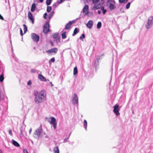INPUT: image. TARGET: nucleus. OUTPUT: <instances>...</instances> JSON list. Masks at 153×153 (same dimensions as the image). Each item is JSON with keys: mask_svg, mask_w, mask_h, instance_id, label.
<instances>
[{"mask_svg": "<svg viewBox=\"0 0 153 153\" xmlns=\"http://www.w3.org/2000/svg\"><path fill=\"white\" fill-rule=\"evenodd\" d=\"M34 95L35 102L36 104L41 103L46 99V92L45 90H42L39 92L38 91H35Z\"/></svg>", "mask_w": 153, "mask_h": 153, "instance_id": "1", "label": "nucleus"}, {"mask_svg": "<svg viewBox=\"0 0 153 153\" xmlns=\"http://www.w3.org/2000/svg\"><path fill=\"white\" fill-rule=\"evenodd\" d=\"M42 125H40V126L35 131L33 135L34 137L37 139H39L42 133Z\"/></svg>", "mask_w": 153, "mask_h": 153, "instance_id": "2", "label": "nucleus"}, {"mask_svg": "<svg viewBox=\"0 0 153 153\" xmlns=\"http://www.w3.org/2000/svg\"><path fill=\"white\" fill-rule=\"evenodd\" d=\"M115 2L114 0H108L107 1V4L109 5V8L110 10H112L115 8Z\"/></svg>", "mask_w": 153, "mask_h": 153, "instance_id": "3", "label": "nucleus"}, {"mask_svg": "<svg viewBox=\"0 0 153 153\" xmlns=\"http://www.w3.org/2000/svg\"><path fill=\"white\" fill-rule=\"evenodd\" d=\"M153 24V17L150 16L148 19L147 23L146 25V27L147 29L150 28L152 27Z\"/></svg>", "mask_w": 153, "mask_h": 153, "instance_id": "4", "label": "nucleus"}, {"mask_svg": "<svg viewBox=\"0 0 153 153\" xmlns=\"http://www.w3.org/2000/svg\"><path fill=\"white\" fill-rule=\"evenodd\" d=\"M49 22H46L44 25L43 32L45 34L47 33L49 31Z\"/></svg>", "mask_w": 153, "mask_h": 153, "instance_id": "5", "label": "nucleus"}, {"mask_svg": "<svg viewBox=\"0 0 153 153\" xmlns=\"http://www.w3.org/2000/svg\"><path fill=\"white\" fill-rule=\"evenodd\" d=\"M72 103L75 105H76L77 106L78 105V98L76 94H74V97L72 100Z\"/></svg>", "mask_w": 153, "mask_h": 153, "instance_id": "6", "label": "nucleus"}, {"mask_svg": "<svg viewBox=\"0 0 153 153\" xmlns=\"http://www.w3.org/2000/svg\"><path fill=\"white\" fill-rule=\"evenodd\" d=\"M31 37L33 41L34 42H37L39 41V35L35 33H32L31 34Z\"/></svg>", "mask_w": 153, "mask_h": 153, "instance_id": "7", "label": "nucleus"}, {"mask_svg": "<svg viewBox=\"0 0 153 153\" xmlns=\"http://www.w3.org/2000/svg\"><path fill=\"white\" fill-rule=\"evenodd\" d=\"M113 111L114 113L117 116L120 115V113L119 112V105H115L114 107Z\"/></svg>", "mask_w": 153, "mask_h": 153, "instance_id": "8", "label": "nucleus"}, {"mask_svg": "<svg viewBox=\"0 0 153 153\" xmlns=\"http://www.w3.org/2000/svg\"><path fill=\"white\" fill-rule=\"evenodd\" d=\"M58 51V49L56 48H53L46 51L48 54L51 53H56Z\"/></svg>", "mask_w": 153, "mask_h": 153, "instance_id": "9", "label": "nucleus"}, {"mask_svg": "<svg viewBox=\"0 0 153 153\" xmlns=\"http://www.w3.org/2000/svg\"><path fill=\"white\" fill-rule=\"evenodd\" d=\"M88 6L87 5H85L83 9V13L85 14L86 15L88 13Z\"/></svg>", "mask_w": 153, "mask_h": 153, "instance_id": "10", "label": "nucleus"}, {"mask_svg": "<svg viewBox=\"0 0 153 153\" xmlns=\"http://www.w3.org/2000/svg\"><path fill=\"white\" fill-rule=\"evenodd\" d=\"M28 14V19L31 21L32 23L33 24L34 23V19L33 18L32 13L30 11H29Z\"/></svg>", "mask_w": 153, "mask_h": 153, "instance_id": "11", "label": "nucleus"}, {"mask_svg": "<svg viewBox=\"0 0 153 153\" xmlns=\"http://www.w3.org/2000/svg\"><path fill=\"white\" fill-rule=\"evenodd\" d=\"M5 97V93L4 92H2L0 88V101L4 100Z\"/></svg>", "mask_w": 153, "mask_h": 153, "instance_id": "12", "label": "nucleus"}, {"mask_svg": "<svg viewBox=\"0 0 153 153\" xmlns=\"http://www.w3.org/2000/svg\"><path fill=\"white\" fill-rule=\"evenodd\" d=\"M38 78L41 80L43 81L46 82L47 80L49 81L48 79H46L44 76L41 74H39L38 76Z\"/></svg>", "mask_w": 153, "mask_h": 153, "instance_id": "13", "label": "nucleus"}, {"mask_svg": "<svg viewBox=\"0 0 153 153\" xmlns=\"http://www.w3.org/2000/svg\"><path fill=\"white\" fill-rule=\"evenodd\" d=\"M93 25V22L92 20L89 21L86 24L87 27L89 28H91Z\"/></svg>", "mask_w": 153, "mask_h": 153, "instance_id": "14", "label": "nucleus"}, {"mask_svg": "<svg viewBox=\"0 0 153 153\" xmlns=\"http://www.w3.org/2000/svg\"><path fill=\"white\" fill-rule=\"evenodd\" d=\"M54 11H52L51 12L50 14L48 15V19L47 21V22H50V20L51 18L53 17L54 14Z\"/></svg>", "mask_w": 153, "mask_h": 153, "instance_id": "15", "label": "nucleus"}, {"mask_svg": "<svg viewBox=\"0 0 153 153\" xmlns=\"http://www.w3.org/2000/svg\"><path fill=\"white\" fill-rule=\"evenodd\" d=\"M101 6V5L100 3L97 4H95L93 7V9L94 10H96L99 9Z\"/></svg>", "mask_w": 153, "mask_h": 153, "instance_id": "16", "label": "nucleus"}, {"mask_svg": "<svg viewBox=\"0 0 153 153\" xmlns=\"http://www.w3.org/2000/svg\"><path fill=\"white\" fill-rule=\"evenodd\" d=\"M12 141L13 144L16 146L19 147L20 146L19 144L16 141L14 140H12Z\"/></svg>", "mask_w": 153, "mask_h": 153, "instance_id": "17", "label": "nucleus"}, {"mask_svg": "<svg viewBox=\"0 0 153 153\" xmlns=\"http://www.w3.org/2000/svg\"><path fill=\"white\" fill-rule=\"evenodd\" d=\"M36 8V5L35 3H33L32 4L31 11L32 12H33L35 11V9Z\"/></svg>", "mask_w": 153, "mask_h": 153, "instance_id": "18", "label": "nucleus"}, {"mask_svg": "<svg viewBox=\"0 0 153 153\" xmlns=\"http://www.w3.org/2000/svg\"><path fill=\"white\" fill-rule=\"evenodd\" d=\"M79 32V29L75 28L74 29L73 34H72V36H74L76 34Z\"/></svg>", "mask_w": 153, "mask_h": 153, "instance_id": "19", "label": "nucleus"}, {"mask_svg": "<svg viewBox=\"0 0 153 153\" xmlns=\"http://www.w3.org/2000/svg\"><path fill=\"white\" fill-rule=\"evenodd\" d=\"M71 23L69 22L66 25L65 29H69L70 27H71Z\"/></svg>", "mask_w": 153, "mask_h": 153, "instance_id": "20", "label": "nucleus"}, {"mask_svg": "<svg viewBox=\"0 0 153 153\" xmlns=\"http://www.w3.org/2000/svg\"><path fill=\"white\" fill-rule=\"evenodd\" d=\"M87 123L86 120H84L83 122V126L85 130L86 131L87 130Z\"/></svg>", "mask_w": 153, "mask_h": 153, "instance_id": "21", "label": "nucleus"}, {"mask_svg": "<svg viewBox=\"0 0 153 153\" xmlns=\"http://www.w3.org/2000/svg\"><path fill=\"white\" fill-rule=\"evenodd\" d=\"M54 153H59V148L58 146L55 147L53 150Z\"/></svg>", "mask_w": 153, "mask_h": 153, "instance_id": "22", "label": "nucleus"}, {"mask_svg": "<svg viewBox=\"0 0 153 153\" xmlns=\"http://www.w3.org/2000/svg\"><path fill=\"white\" fill-rule=\"evenodd\" d=\"M59 4V3L58 2H56L54 3V4H53L52 6V7L54 9V10L56 9V7H57L58 6Z\"/></svg>", "mask_w": 153, "mask_h": 153, "instance_id": "23", "label": "nucleus"}, {"mask_svg": "<svg viewBox=\"0 0 153 153\" xmlns=\"http://www.w3.org/2000/svg\"><path fill=\"white\" fill-rule=\"evenodd\" d=\"M51 123L53 124L56 123V119L54 117H52L51 118Z\"/></svg>", "mask_w": 153, "mask_h": 153, "instance_id": "24", "label": "nucleus"}, {"mask_svg": "<svg viewBox=\"0 0 153 153\" xmlns=\"http://www.w3.org/2000/svg\"><path fill=\"white\" fill-rule=\"evenodd\" d=\"M78 72L77 69L76 67H75L74 68L73 74L75 75L77 74Z\"/></svg>", "mask_w": 153, "mask_h": 153, "instance_id": "25", "label": "nucleus"}, {"mask_svg": "<svg viewBox=\"0 0 153 153\" xmlns=\"http://www.w3.org/2000/svg\"><path fill=\"white\" fill-rule=\"evenodd\" d=\"M102 26V23L101 22H98L97 25V28L98 29H100Z\"/></svg>", "mask_w": 153, "mask_h": 153, "instance_id": "26", "label": "nucleus"}, {"mask_svg": "<svg viewBox=\"0 0 153 153\" xmlns=\"http://www.w3.org/2000/svg\"><path fill=\"white\" fill-rule=\"evenodd\" d=\"M4 79V75L3 74V73L1 74L0 76V82H2Z\"/></svg>", "mask_w": 153, "mask_h": 153, "instance_id": "27", "label": "nucleus"}, {"mask_svg": "<svg viewBox=\"0 0 153 153\" xmlns=\"http://www.w3.org/2000/svg\"><path fill=\"white\" fill-rule=\"evenodd\" d=\"M23 26L24 27V33H25L27 31V26L25 25V24H24L23 25Z\"/></svg>", "mask_w": 153, "mask_h": 153, "instance_id": "28", "label": "nucleus"}, {"mask_svg": "<svg viewBox=\"0 0 153 153\" xmlns=\"http://www.w3.org/2000/svg\"><path fill=\"white\" fill-rule=\"evenodd\" d=\"M52 0H46V4L48 6L50 5L51 3Z\"/></svg>", "mask_w": 153, "mask_h": 153, "instance_id": "29", "label": "nucleus"}, {"mask_svg": "<svg viewBox=\"0 0 153 153\" xmlns=\"http://www.w3.org/2000/svg\"><path fill=\"white\" fill-rule=\"evenodd\" d=\"M128 0H119V2L120 3H126Z\"/></svg>", "mask_w": 153, "mask_h": 153, "instance_id": "30", "label": "nucleus"}, {"mask_svg": "<svg viewBox=\"0 0 153 153\" xmlns=\"http://www.w3.org/2000/svg\"><path fill=\"white\" fill-rule=\"evenodd\" d=\"M66 32H65L63 33L62 34V39H65L66 38Z\"/></svg>", "mask_w": 153, "mask_h": 153, "instance_id": "31", "label": "nucleus"}, {"mask_svg": "<svg viewBox=\"0 0 153 153\" xmlns=\"http://www.w3.org/2000/svg\"><path fill=\"white\" fill-rule=\"evenodd\" d=\"M55 61V59L54 57H53L51 59L49 60V63L50 64L52 62H54Z\"/></svg>", "mask_w": 153, "mask_h": 153, "instance_id": "32", "label": "nucleus"}, {"mask_svg": "<svg viewBox=\"0 0 153 153\" xmlns=\"http://www.w3.org/2000/svg\"><path fill=\"white\" fill-rule=\"evenodd\" d=\"M52 9L51 6H48L47 9V11L48 12H50Z\"/></svg>", "mask_w": 153, "mask_h": 153, "instance_id": "33", "label": "nucleus"}, {"mask_svg": "<svg viewBox=\"0 0 153 153\" xmlns=\"http://www.w3.org/2000/svg\"><path fill=\"white\" fill-rule=\"evenodd\" d=\"M69 136L68 137H66L64 140V141H63V143H65L68 141V140L69 139Z\"/></svg>", "mask_w": 153, "mask_h": 153, "instance_id": "34", "label": "nucleus"}, {"mask_svg": "<svg viewBox=\"0 0 153 153\" xmlns=\"http://www.w3.org/2000/svg\"><path fill=\"white\" fill-rule=\"evenodd\" d=\"M131 2H129L126 5V8L127 9H128L130 6Z\"/></svg>", "mask_w": 153, "mask_h": 153, "instance_id": "35", "label": "nucleus"}, {"mask_svg": "<svg viewBox=\"0 0 153 153\" xmlns=\"http://www.w3.org/2000/svg\"><path fill=\"white\" fill-rule=\"evenodd\" d=\"M85 37V35L84 33H83L82 34L81 36L79 38L80 39L82 40L83 38H84Z\"/></svg>", "mask_w": 153, "mask_h": 153, "instance_id": "36", "label": "nucleus"}, {"mask_svg": "<svg viewBox=\"0 0 153 153\" xmlns=\"http://www.w3.org/2000/svg\"><path fill=\"white\" fill-rule=\"evenodd\" d=\"M58 34L57 33H55L53 35V37L54 38H57L58 37Z\"/></svg>", "mask_w": 153, "mask_h": 153, "instance_id": "37", "label": "nucleus"}, {"mask_svg": "<svg viewBox=\"0 0 153 153\" xmlns=\"http://www.w3.org/2000/svg\"><path fill=\"white\" fill-rule=\"evenodd\" d=\"M99 1V0H92V2L94 4H97Z\"/></svg>", "mask_w": 153, "mask_h": 153, "instance_id": "38", "label": "nucleus"}, {"mask_svg": "<svg viewBox=\"0 0 153 153\" xmlns=\"http://www.w3.org/2000/svg\"><path fill=\"white\" fill-rule=\"evenodd\" d=\"M60 38L59 37L56 38V41L57 43L59 42H60Z\"/></svg>", "mask_w": 153, "mask_h": 153, "instance_id": "39", "label": "nucleus"}, {"mask_svg": "<svg viewBox=\"0 0 153 153\" xmlns=\"http://www.w3.org/2000/svg\"><path fill=\"white\" fill-rule=\"evenodd\" d=\"M101 57V56H98V57H97L95 61V63L97 62H98L99 60L100 59V57Z\"/></svg>", "mask_w": 153, "mask_h": 153, "instance_id": "40", "label": "nucleus"}, {"mask_svg": "<svg viewBox=\"0 0 153 153\" xmlns=\"http://www.w3.org/2000/svg\"><path fill=\"white\" fill-rule=\"evenodd\" d=\"M76 21V20L75 19L74 20H72L71 21H69V22L71 23V25H72L73 23H75Z\"/></svg>", "mask_w": 153, "mask_h": 153, "instance_id": "41", "label": "nucleus"}, {"mask_svg": "<svg viewBox=\"0 0 153 153\" xmlns=\"http://www.w3.org/2000/svg\"><path fill=\"white\" fill-rule=\"evenodd\" d=\"M47 13H45L43 16V17L44 19H46L47 18Z\"/></svg>", "mask_w": 153, "mask_h": 153, "instance_id": "42", "label": "nucleus"}, {"mask_svg": "<svg viewBox=\"0 0 153 153\" xmlns=\"http://www.w3.org/2000/svg\"><path fill=\"white\" fill-rule=\"evenodd\" d=\"M23 136V134L21 129H20V137H22Z\"/></svg>", "mask_w": 153, "mask_h": 153, "instance_id": "43", "label": "nucleus"}, {"mask_svg": "<svg viewBox=\"0 0 153 153\" xmlns=\"http://www.w3.org/2000/svg\"><path fill=\"white\" fill-rule=\"evenodd\" d=\"M31 84H32V82H31V81L30 80H29L27 83V85H31Z\"/></svg>", "mask_w": 153, "mask_h": 153, "instance_id": "44", "label": "nucleus"}, {"mask_svg": "<svg viewBox=\"0 0 153 153\" xmlns=\"http://www.w3.org/2000/svg\"><path fill=\"white\" fill-rule=\"evenodd\" d=\"M31 72L32 73H35L36 72V70L34 69H32L31 70Z\"/></svg>", "mask_w": 153, "mask_h": 153, "instance_id": "45", "label": "nucleus"}, {"mask_svg": "<svg viewBox=\"0 0 153 153\" xmlns=\"http://www.w3.org/2000/svg\"><path fill=\"white\" fill-rule=\"evenodd\" d=\"M53 126V128L54 129H55L56 127V123H55L52 124Z\"/></svg>", "mask_w": 153, "mask_h": 153, "instance_id": "46", "label": "nucleus"}, {"mask_svg": "<svg viewBox=\"0 0 153 153\" xmlns=\"http://www.w3.org/2000/svg\"><path fill=\"white\" fill-rule=\"evenodd\" d=\"M23 152L24 153H28L27 150L26 149H24L23 150Z\"/></svg>", "mask_w": 153, "mask_h": 153, "instance_id": "47", "label": "nucleus"}, {"mask_svg": "<svg viewBox=\"0 0 153 153\" xmlns=\"http://www.w3.org/2000/svg\"><path fill=\"white\" fill-rule=\"evenodd\" d=\"M20 34L21 36H22L23 35L22 30L21 28H20Z\"/></svg>", "mask_w": 153, "mask_h": 153, "instance_id": "48", "label": "nucleus"}, {"mask_svg": "<svg viewBox=\"0 0 153 153\" xmlns=\"http://www.w3.org/2000/svg\"><path fill=\"white\" fill-rule=\"evenodd\" d=\"M9 133L11 136L12 135V130L11 129H10L9 130Z\"/></svg>", "mask_w": 153, "mask_h": 153, "instance_id": "49", "label": "nucleus"}, {"mask_svg": "<svg viewBox=\"0 0 153 153\" xmlns=\"http://www.w3.org/2000/svg\"><path fill=\"white\" fill-rule=\"evenodd\" d=\"M65 0H60L59 1H58V2H59V4H60L62 3V2L65 1Z\"/></svg>", "mask_w": 153, "mask_h": 153, "instance_id": "50", "label": "nucleus"}, {"mask_svg": "<svg viewBox=\"0 0 153 153\" xmlns=\"http://www.w3.org/2000/svg\"><path fill=\"white\" fill-rule=\"evenodd\" d=\"M102 13H103V14H105V13H106V12H107V10L106 9L103 10H102Z\"/></svg>", "mask_w": 153, "mask_h": 153, "instance_id": "51", "label": "nucleus"}, {"mask_svg": "<svg viewBox=\"0 0 153 153\" xmlns=\"http://www.w3.org/2000/svg\"><path fill=\"white\" fill-rule=\"evenodd\" d=\"M0 19L2 20H3L4 19L3 17L0 14Z\"/></svg>", "mask_w": 153, "mask_h": 153, "instance_id": "52", "label": "nucleus"}, {"mask_svg": "<svg viewBox=\"0 0 153 153\" xmlns=\"http://www.w3.org/2000/svg\"><path fill=\"white\" fill-rule=\"evenodd\" d=\"M10 43H11V45L12 51V52H13V47H12V45L11 41V40H10Z\"/></svg>", "mask_w": 153, "mask_h": 153, "instance_id": "53", "label": "nucleus"}, {"mask_svg": "<svg viewBox=\"0 0 153 153\" xmlns=\"http://www.w3.org/2000/svg\"><path fill=\"white\" fill-rule=\"evenodd\" d=\"M149 71V70H147L145 72V74H147L148 73Z\"/></svg>", "mask_w": 153, "mask_h": 153, "instance_id": "54", "label": "nucleus"}, {"mask_svg": "<svg viewBox=\"0 0 153 153\" xmlns=\"http://www.w3.org/2000/svg\"><path fill=\"white\" fill-rule=\"evenodd\" d=\"M81 18V17L80 16H79V18H76V19H75V20H76V21H77V20H78V19H80Z\"/></svg>", "mask_w": 153, "mask_h": 153, "instance_id": "55", "label": "nucleus"}, {"mask_svg": "<svg viewBox=\"0 0 153 153\" xmlns=\"http://www.w3.org/2000/svg\"><path fill=\"white\" fill-rule=\"evenodd\" d=\"M101 11L100 10H98V14H100L101 13Z\"/></svg>", "mask_w": 153, "mask_h": 153, "instance_id": "56", "label": "nucleus"}, {"mask_svg": "<svg viewBox=\"0 0 153 153\" xmlns=\"http://www.w3.org/2000/svg\"><path fill=\"white\" fill-rule=\"evenodd\" d=\"M101 10H105L104 7H102L101 8Z\"/></svg>", "mask_w": 153, "mask_h": 153, "instance_id": "57", "label": "nucleus"}, {"mask_svg": "<svg viewBox=\"0 0 153 153\" xmlns=\"http://www.w3.org/2000/svg\"><path fill=\"white\" fill-rule=\"evenodd\" d=\"M31 131H32V129H31V128H30V130L29 131V132L30 134L31 133Z\"/></svg>", "mask_w": 153, "mask_h": 153, "instance_id": "58", "label": "nucleus"}, {"mask_svg": "<svg viewBox=\"0 0 153 153\" xmlns=\"http://www.w3.org/2000/svg\"><path fill=\"white\" fill-rule=\"evenodd\" d=\"M39 2L40 3H42L43 1V0H39Z\"/></svg>", "mask_w": 153, "mask_h": 153, "instance_id": "59", "label": "nucleus"}, {"mask_svg": "<svg viewBox=\"0 0 153 153\" xmlns=\"http://www.w3.org/2000/svg\"><path fill=\"white\" fill-rule=\"evenodd\" d=\"M51 44L52 46H53L54 45L53 44V42H51Z\"/></svg>", "mask_w": 153, "mask_h": 153, "instance_id": "60", "label": "nucleus"}, {"mask_svg": "<svg viewBox=\"0 0 153 153\" xmlns=\"http://www.w3.org/2000/svg\"><path fill=\"white\" fill-rule=\"evenodd\" d=\"M74 143V142H71L70 143H69V144H71L72 145H73Z\"/></svg>", "mask_w": 153, "mask_h": 153, "instance_id": "61", "label": "nucleus"}, {"mask_svg": "<svg viewBox=\"0 0 153 153\" xmlns=\"http://www.w3.org/2000/svg\"><path fill=\"white\" fill-rule=\"evenodd\" d=\"M0 153H2V151L1 149H0Z\"/></svg>", "mask_w": 153, "mask_h": 153, "instance_id": "62", "label": "nucleus"}, {"mask_svg": "<svg viewBox=\"0 0 153 153\" xmlns=\"http://www.w3.org/2000/svg\"><path fill=\"white\" fill-rule=\"evenodd\" d=\"M69 39H70L69 38L66 41L68 42V41H69Z\"/></svg>", "mask_w": 153, "mask_h": 153, "instance_id": "63", "label": "nucleus"}, {"mask_svg": "<svg viewBox=\"0 0 153 153\" xmlns=\"http://www.w3.org/2000/svg\"><path fill=\"white\" fill-rule=\"evenodd\" d=\"M50 83H51V86H53V85L52 84V82H51Z\"/></svg>", "mask_w": 153, "mask_h": 153, "instance_id": "64", "label": "nucleus"}]
</instances>
